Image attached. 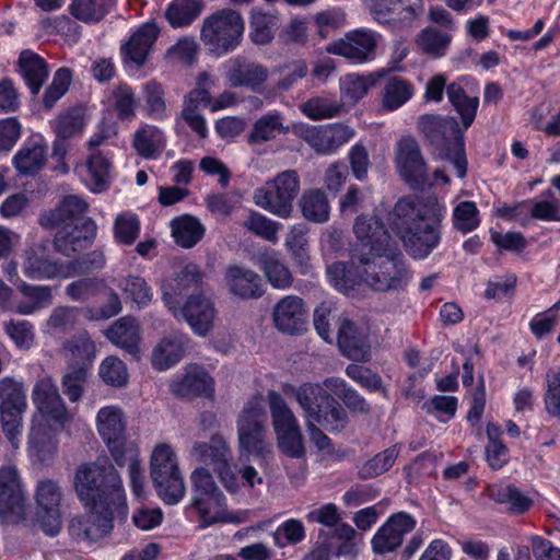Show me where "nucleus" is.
Here are the masks:
<instances>
[{
  "label": "nucleus",
  "mask_w": 560,
  "mask_h": 560,
  "mask_svg": "<svg viewBox=\"0 0 560 560\" xmlns=\"http://www.w3.org/2000/svg\"><path fill=\"white\" fill-rule=\"evenodd\" d=\"M445 214V205L434 197L401 198L390 213L389 223L407 253L424 259L440 244V224Z\"/></svg>",
  "instance_id": "1"
},
{
  "label": "nucleus",
  "mask_w": 560,
  "mask_h": 560,
  "mask_svg": "<svg viewBox=\"0 0 560 560\" xmlns=\"http://www.w3.org/2000/svg\"><path fill=\"white\" fill-rule=\"evenodd\" d=\"M368 259L358 261L359 270L343 262L329 265L326 270L329 282L343 294H349L361 281L376 291L397 290L407 283L408 271L395 245L368 256Z\"/></svg>",
  "instance_id": "2"
},
{
  "label": "nucleus",
  "mask_w": 560,
  "mask_h": 560,
  "mask_svg": "<svg viewBox=\"0 0 560 560\" xmlns=\"http://www.w3.org/2000/svg\"><path fill=\"white\" fill-rule=\"evenodd\" d=\"M32 401L35 412L32 416L28 433V448L40 453L46 445L55 446V436L73 420L59 389L49 375L40 376L33 386Z\"/></svg>",
  "instance_id": "3"
},
{
  "label": "nucleus",
  "mask_w": 560,
  "mask_h": 560,
  "mask_svg": "<svg viewBox=\"0 0 560 560\" xmlns=\"http://www.w3.org/2000/svg\"><path fill=\"white\" fill-rule=\"evenodd\" d=\"M32 401L35 412L32 416L28 433V448L40 453L46 445L55 446V436L73 420L59 389L49 375L40 376L33 386Z\"/></svg>",
  "instance_id": "4"
},
{
  "label": "nucleus",
  "mask_w": 560,
  "mask_h": 560,
  "mask_svg": "<svg viewBox=\"0 0 560 560\" xmlns=\"http://www.w3.org/2000/svg\"><path fill=\"white\" fill-rule=\"evenodd\" d=\"M74 491L85 509L114 506L121 518L128 508L122 480L115 467L107 462L83 463L74 472Z\"/></svg>",
  "instance_id": "5"
},
{
  "label": "nucleus",
  "mask_w": 560,
  "mask_h": 560,
  "mask_svg": "<svg viewBox=\"0 0 560 560\" xmlns=\"http://www.w3.org/2000/svg\"><path fill=\"white\" fill-rule=\"evenodd\" d=\"M86 209L88 205L82 198L68 196L43 219L44 225L58 228L55 246L66 256L85 248L96 234V224L83 217Z\"/></svg>",
  "instance_id": "6"
},
{
  "label": "nucleus",
  "mask_w": 560,
  "mask_h": 560,
  "mask_svg": "<svg viewBox=\"0 0 560 560\" xmlns=\"http://www.w3.org/2000/svg\"><path fill=\"white\" fill-rule=\"evenodd\" d=\"M285 394L295 399L302 409L304 421L317 420L330 433H340L349 422L346 409L320 383H303L285 389Z\"/></svg>",
  "instance_id": "7"
},
{
  "label": "nucleus",
  "mask_w": 560,
  "mask_h": 560,
  "mask_svg": "<svg viewBox=\"0 0 560 560\" xmlns=\"http://www.w3.org/2000/svg\"><path fill=\"white\" fill-rule=\"evenodd\" d=\"M418 129L435 147V159L450 162L456 175L464 178L467 173V159L456 119L422 115L418 120Z\"/></svg>",
  "instance_id": "8"
},
{
  "label": "nucleus",
  "mask_w": 560,
  "mask_h": 560,
  "mask_svg": "<svg viewBox=\"0 0 560 560\" xmlns=\"http://www.w3.org/2000/svg\"><path fill=\"white\" fill-rule=\"evenodd\" d=\"M244 32L242 14L232 9H222L202 21L200 39L210 55L221 58L241 45Z\"/></svg>",
  "instance_id": "9"
},
{
  "label": "nucleus",
  "mask_w": 560,
  "mask_h": 560,
  "mask_svg": "<svg viewBox=\"0 0 560 560\" xmlns=\"http://www.w3.org/2000/svg\"><path fill=\"white\" fill-rule=\"evenodd\" d=\"M150 476L159 497L165 504H177L185 497L184 478L177 454L172 445L160 443L154 446L150 458Z\"/></svg>",
  "instance_id": "10"
},
{
  "label": "nucleus",
  "mask_w": 560,
  "mask_h": 560,
  "mask_svg": "<svg viewBox=\"0 0 560 560\" xmlns=\"http://www.w3.org/2000/svg\"><path fill=\"white\" fill-rule=\"evenodd\" d=\"M237 436L241 453L252 454L262 460L272 456V443L268 434L267 415L262 401H248L237 419Z\"/></svg>",
  "instance_id": "11"
},
{
  "label": "nucleus",
  "mask_w": 560,
  "mask_h": 560,
  "mask_svg": "<svg viewBox=\"0 0 560 560\" xmlns=\"http://www.w3.org/2000/svg\"><path fill=\"white\" fill-rule=\"evenodd\" d=\"M300 176L294 170H287L265 182L253 195L256 206L265 211L289 219L293 212L294 200L300 194Z\"/></svg>",
  "instance_id": "12"
},
{
  "label": "nucleus",
  "mask_w": 560,
  "mask_h": 560,
  "mask_svg": "<svg viewBox=\"0 0 560 560\" xmlns=\"http://www.w3.org/2000/svg\"><path fill=\"white\" fill-rule=\"evenodd\" d=\"M267 401L279 450L292 458L303 457L305 445L296 416L284 398L275 390L268 392Z\"/></svg>",
  "instance_id": "13"
},
{
  "label": "nucleus",
  "mask_w": 560,
  "mask_h": 560,
  "mask_svg": "<svg viewBox=\"0 0 560 560\" xmlns=\"http://www.w3.org/2000/svg\"><path fill=\"white\" fill-rule=\"evenodd\" d=\"M190 455L202 464L213 466L225 490L231 494H237L240 482L231 467L230 447L222 436L214 435L211 438L210 442L195 443Z\"/></svg>",
  "instance_id": "14"
},
{
  "label": "nucleus",
  "mask_w": 560,
  "mask_h": 560,
  "mask_svg": "<svg viewBox=\"0 0 560 560\" xmlns=\"http://www.w3.org/2000/svg\"><path fill=\"white\" fill-rule=\"evenodd\" d=\"M446 82L447 78L443 73L431 77L425 84L423 100L427 103H440L446 89L450 103L459 114L464 127L468 128L476 117L479 98L466 95L460 84L453 82L446 86Z\"/></svg>",
  "instance_id": "15"
},
{
  "label": "nucleus",
  "mask_w": 560,
  "mask_h": 560,
  "mask_svg": "<svg viewBox=\"0 0 560 560\" xmlns=\"http://www.w3.org/2000/svg\"><path fill=\"white\" fill-rule=\"evenodd\" d=\"M126 415L116 405L102 407L95 417L96 430L114 460H121L129 448H137L126 438Z\"/></svg>",
  "instance_id": "16"
},
{
  "label": "nucleus",
  "mask_w": 560,
  "mask_h": 560,
  "mask_svg": "<svg viewBox=\"0 0 560 560\" xmlns=\"http://www.w3.org/2000/svg\"><path fill=\"white\" fill-rule=\"evenodd\" d=\"M357 244L352 249V265L368 261V256L394 246L382 221L375 215L361 214L353 224Z\"/></svg>",
  "instance_id": "17"
},
{
  "label": "nucleus",
  "mask_w": 560,
  "mask_h": 560,
  "mask_svg": "<svg viewBox=\"0 0 560 560\" xmlns=\"http://www.w3.org/2000/svg\"><path fill=\"white\" fill-rule=\"evenodd\" d=\"M34 499L36 502L35 523L47 535L57 536L62 527L60 504L62 491L52 480L37 483Z\"/></svg>",
  "instance_id": "18"
},
{
  "label": "nucleus",
  "mask_w": 560,
  "mask_h": 560,
  "mask_svg": "<svg viewBox=\"0 0 560 560\" xmlns=\"http://www.w3.org/2000/svg\"><path fill=\"white\" fill-rule=\"evenodd\" d=\"M21 269L32 280H51L70 278L78 273L72 265L55 260L46 246L38 244L26 249L22 255Z\"/></svg>",
  "instance_id": "19"
},
{
  "label": "nucleus",
  "mask_w": 560,
  "mask_h": 560,
  "mask_svg": "<svg viewBox=\"0 0 560 560\" xmlns=\"http://www.w3.org/2000/svg\"><path fill=\"white\" fill-rule=\"evenodd\" d=\"M188 510L196 513L202 528L217 523H245L249 520L250 515V512L247 510L230 511L223 492L201 498H191Z\"/></svg>",
  "instance_id": "20"
},
{
  "label": "nucleus",
  "mask_w": 560,
  "mask_h": 560,
  "mask_svg": "<svg viewBox=\"0 0 560 560\" xmlns=\"http://www.w3.org/2000/svg\"><path fill=\"white\" fill-rule=\"evenodd\" d=\"M378 39L380 35L373 31L355 30L326 46V51L361 65L374 59Z\"/></svg>",
  "instance_id": "21"
},
{
  "label": "nucleus",
  "mask_w": 560,
  "mask_h": 560,
  "mask_svg": "<svg viewBox=\"0 0 560 560\" xmlns=\"http://www.w3.org/2000/svg\"><path fill=\"white\" fill-rule=\"evenodd\" d=\"M175 318L185 320L191 330L200 336H207L214 327L217 310L210 296L198 293L190 295L186 303L171 312Z\"/></svg>",
  "instance_id": "22"
},
{
  "label": "nucleus",
  "mask_w": 560,
  "mask_h": 560,
  "mask_svg": "<svg viewBox=\"0 0 560 560\" xmlns=\"http://www.w3.org/2000/svg\"><path fill=\"white\" fill-rule=\"evenodd\" d=\"M25 495L14 466L0 469V516L11 523L24 520Z\"/></svg>",
  "instance_id": "23"
},
{
  "label": "nucleus",
  "mask_w": 560,
  "mask_h": 560,
  "mask_svg": "<svg viewBox=\"0 0 560 560\" xmlns=\"http://www.w3.org/2000/svg\"><path fill=\"white\" fill-rule=\"evenodd\" d=\"M118 516L114 506L88 509L83 516L73 517L69 524V534L77 540L95 541L113 529V517Z\"/></svg>",
  "instance_id": "24"
},
{
  "label": "nucleus",
  "mask_w": 560,
  "mask_h": 560,
  "mask_svg": "<svg viewBox=\"0 0 560 560\" xmlns=\"http://www.w3.org/2000/svg\"><path fill=\"white\" fill-rule=\"evenodd\" d=\"M372 13L377 23L400 30L409 27L422 13L420 0H375Z\"/></svg>",
  "instance_id": "25"
},
{
  "label": "nucleus",
  "mask_w": 560,
  "mask_h": 560,
  "mask_svg": "<svg viewBox=\"0 0 560 560\" xmlns=\"http://www.w3.org/2000/svg\"><path fill=\"white\" fill-rule=\"evenodd\" d=\"M416 520L406 512H398L390 515L387 521L376 530L371 545L375 553L384 555L398 549L405 536L416 527Z\"/></svg>",
  "instance_id": "26"
},
{
  "label": "nucleus",
  "mask_w": 560,
  "mask_h": 560,
  "mask_svg": "<svg viewBox=\"0 0 560 560\" xmlns=\"http://www.w3.org/2000/svg\"><path fill=\"white\" fill-rule=\"evenodd\" d=\"M160 28L154 22H147L139 26L121 45V59L129 70H139L143 67L158 39Z\"/></svg>",
  "instance_id": "27"
},
{
  "label": "nucleus",
  "mask_w": 560,
  "mask_h": 560,
  "mask_svg": "<svg viewBox=\"0 0 560 560\" xmlns=\"http://www.w3.org/2000/svg\"><path fill=\"white\" fill-rule=\"evenodd\" d=\"M395 163L399 175L410 185L422 183L427 174V164L415 138L402 137L396 144Z\"/></svg>",
  "instance_id": "28"
},
{
  "label": "nucleus",
  "mask_w": 560,
  "mask_h": 560,
  "mask_svg": "<svg viewBox=\"0 0 560 560\" xmlns=\"http://www.w3.org/2000/svg\"><path fill=\"white\" fill-rule=\"evenodd\" d=\"M75 173L92 192H102L110 184L112 159L102 151L89 152L85 161L75 166Z\"/></svg>",
  "instance_id": "29"
},
{
  "label": "nucleus",
  "mask_w": 560,
  "mask_h": 560,
  "mask_svg": "<svg viewBox=\"0 0 560 560\" xmlns=\"http://www.w3.org/2000/svg\"><path fill=\"white\" fill-rule=\"evenodd\" d=\"M307 318V307L298 295H287L280 299L272 310L275 327L284 334L295 335L304 329Z\"/></svg>",
  "instance_id": "30"
},
{
  "label": "nucleus",
  "mask_w": 560,
  "mask_h": 560,
  "mask_svg": "<svg viewBox=\"0 0 560 560\" xmlns=\"http://www.w3.org/2000/svg\"><path fill=\"white\" fill-rule=\"evenodd\" d=\"M170 390L177 397H209L214 390V382L202 366L188 364L183 375L172 380Z\"/></svg>",
  "instance_id": "31"
},
{
  "label": "nucleus",
  "mask_w": 560,
  "mask_h": 560,
  "mask_svg": "<svg viewBox=\"0 0 560 560\" xmlns=\"http://www.w3.org/2000/svg\"><path fill=\"white\" fill-rule=\"evenodd\" d=\"M59 355L68 368L90 370L97 355V348L88 331L82 330L62 341Z\"/></svg>",
  "instance_id": "32"
},
{
  "label": "nucleus",
  "mask_w": 560,
  "mask_h": 560,
  "mask_svg": "<svg viewBox=\"0 0 560 560\" xmlns=\"http://www.w3.org/2000/svg\"><path fill=\"white\" fill-rule=\"evenodd\" d=\"M225 77L231 86H247L258 91L268 77L267 69L258 63H247L241 57L226 60L223 63Z\"/></svg>",
  "instance_id": "33"
},
{
  "label": "nucleus",
  "mask_w": 560,
  "mask_h": 560,
  "mask_svg": "<svg viewBox=\"0 0 560 560\" xmlns=\"http://www.w3.org/2000/svg\"><path fill=\"white\" fill-rule=\"evenodd\" d=\"M105 336L113 345L126 351L133 359H140V325L135 318L125 316L117 319L105 331Z\"/></svg>",
  "instance_id": "34"
},
{
  "label": "nucleus",
  "mask_w": 560,
  "mask_h": 560,
  "mask_svg": "<svg viewBox=\"0 0 560 560\" xmlns=\"http://www.w3.org/2000/svg\"><path fill=\"white\" fill-rule=\"evenodd\" d=\"M338 346L349 359L365 361L370 353V340L364 328H358L347 318L340 320L338 329Z\"/></svg>",
  "instance_id": "35"
},
{
  "label": "nucleus",
  "mask_w": 560,
  "mask_h": 560,
  "mask_svg": "<svg viewBox=\"0 0 560 560\" xmlns=\"http://www.w3.org/2000/svg\"><path fill=\"white\" fill-rule=\"evenodd\" d=\"M200 281V269L195 264L186 265L175 277L166 279L161 284L162 300L170 312L179 303L178 298L197 287Z\"/></svg>",
  "instance_id": "36"
},
{
  "label": "nucleus",
  "mask_w": 560,
  "mask_h": 560,
  "mask_svg": "<svg viewBox=\"0 0 560 560\" xmlns=\"http://www.w3.org/2000/svg\"><path fill=\"white\" fill-rule=\"evenodd\" d=\"M225 283L230 293L240 299H257L264 293L259 275L240 266H230L226 269Z\"/></svg>",
  "instance_id": "37"
},
{
  "label": "nucleus",
  "mask_w": 560,
  "mask_h": 560,
  "mask_svg": "<svg viewBox=\"0 0 560 560\" xmlns=\"http://www.w3.org/2000/svg\"><path fill=\"white\" fill-rule=\"evenodd\" d=\"M185 336L171 335L161 338L152 349L151 364L156 371L176 365L185 354Z\"/></svg>",
  "instance_id": "38"
},
{
  "label": "nucleus",
  "mask_w": 560,
  "mask_h": 560,
  "mask_svg": "<svg viewBox=\"0 0 560 560\" xmlns=\"http://www.w3.org/2000/svg\"><path fill=\"white\" fill-rule=\"evenodd\" d=\"M416 88L401 77L388 78L380 94V105L385 112H395L407 104L415 95Z\"/></svg>",
  "instance_id": "39"
},
{
  "label": "nucleus",
  "mask_w": 560,
  "mask_h": 560,
  "mask_svg": "<svg viewBox=\"0 0 560 560\" xmlns=\"http://www.w3.org/2000/svg\"><path fill=\"white\" fill-rule=\"evenodd\" d=\"M166 136L153 125H143L133 133L132 145L136 152L147 160L158 159L166 147Z\"/></svg>",
  "instance_id": "40"
},
{
  "label": "nucleus",
  "mask_w": 560,
  "mask_h": 560,
  "mask_svg": "<svg viewBox=\"0 0 560 560\" xmlns=\"http://www.w3.org/2000/svg\"><path fill=\"white\" fill-rule=\"evenodd\" d=\"M382 73L370 72L366 74L349 73L345 74L339 80L340 96L343 103L354 105L364 96L369 91L374 88L381 79Z\"/></svg>",
  "instance_id": "41"
},
{
  "label": "nucleus",
  "mask_w": 560,
  "mask_h": 560,
  "mask_svg": "<svg viewBox=\"0 0 560 560\" xmlns=\"http://www.w3.org/2000/svg\"><path fill=\"white\" fill-rule=\"evenodd\" d=\"M170 229L174 242L183 248L194 247L202 240L206 232V228L200 220L190 214L172 219Z\"/></svg>",
  "instance_id": "42"
},
{
  "label": "nucleus",
  "mask_w": 560,
  "mask_h": 560,
  "mask_svg": "<svg viewBox=\"0 0 560 560\" xmlns=\"http://www.w3.org/2000/svg\"><path fill=\"white\" fill-rule=\"evenodd\" d=\"M18 65L19 73L24 79L32 94H38L48 77L46 61L32 50H24L19 57Z\"/></svg>",
  "instance_id": "43"
},
{
  "label": "nucleus",
  "mask_w": 560,
  "mask_h": 560,
  "mask_svg": "<svg viewBox=\"0 0 560 560\" xmlns=\"http://www.w3.org/2000/svg\"><path fill=\"white\" fill-rule=\"evenodd\" d=\"M19 290L24 300L16 304L15 311L22 315H31L50 305L52 295L49 287L22 282Z\"/></svg>",
  "instance_id": "44"
},
{
  "label": "nucleus",
  "mask_w": 560,
  "mask_h": 560,
  "mask_svg": "<svg viewBox=\"0 0 560 560\" xmlns=\"http://www.w3.org/2000/svg\"><path fill=\"white\" fill-rule=\"evenodd\" d=\"M288 131L283 125L282 116L277 112L268 113L258 118L248 136V143L255 145L276 139L277 136Z\"/></svg>",
  "instance_id": "45"
},
{
  "label": "nucleus",
  "mask_w": 560,
  "mask_h": 560,
  "mask_svg": "<svg viewBox=\"0 0 560 560\" xmlns=\"http://www.w3.org/2000/svg\"><path fill=\"white\" fill-rule=\"evenodd\" d=\"M46 162V150L43 145L24 144L12 159V164L21 175H34Z\"/></svg>",
  "instance_id": "46"
},
{
  "label": "nucleus",
  "mask_w": 560,
  "mask_h": 560,
  "mask_svg": "<svg viewBox=\"0 0 560 560\" xmlns=\"http://www.w3.org/2000/svg\"><path fill=\"white\" fill-rule=\"evenodd\" d=\"M452 42V35L438 28L428 26L416 37V46L432 58L443 57Z\"/></svg>",
  "instance_id": "47"
},
{
  "label": "nucleus",
  "mask_w": 560,
  "mask_h": 560,
  "mask_svg": "<svg viewBox=\"0 0 560 560\" xmlns=\"http://www.w3.org/2000/svg\"><path fill=\"white\" fill-rule=\"evenodd\" d=\"M117 287L138 308L147 307L153 299V291L149 283L140 276L129 275L119 279Z\"/></svg>",
  "instance_id": "48"
},
{
  "label": "nucleus",
  "mask_w": 560,
  "mask_h": 560,
  "mask_svg": "<svg viewBox=\"0 0 560 560\" xmlns=\"http://www.w3.org/2000/svg\"><path fill=\"white\" fill-rule=\"evenodd\" d=\"M303 217L315 223H324L329 219L330 207L325 194L313 189L305 191L301 198Z\"/></svg>",
  "instance_id": "49"
},
{
  "label": "nucleus",
  "mask_w": 560,
  "mask_h": 560,
  "mask_svg": "<svg viewBox=\"0 0 560 560\" xmlns=\"http://www.w3.org/2000/svg\"><path fill=\"white\" fill-rule=\"evenodd\" d=\"M260 268L270 284L276 289H287L292 283V275L276 253H267L260 257Z\"/></svg>",
  "instance_id": "50"
},
{
  "label": "nucleus",
  "mask_w": 560,
  "mask_h": 560,
  "mask_svg": "<svg viewBox=\"0 0 560 560\" xmlns=\"http://www.w3.org/2000/svg\"><path fill=\"white\" fill-rule=\"evenodd\" d=\"M200 0H173L166 10V19L173 27H184L201 13Z\"/></svg>",
  "instance_id": "51"
},
{
  "label": "nucleus",
  "mask_w": 560,
  "mask_h": 560,
  "mask_svg": "<svg viewBox=\"0 0 560 560\" xmlns=\"http://www.w3.org/2000/svg\"><path fill=\"white\" fill-rule=\"evenodd\" d=\"M27 407L18 409H0V424L11 447L16 451L20 448L23 434V416Z\"/></svg>",
  "instance_id": "52"
},
{
  "label": "nucleus",
  "mask_w": 560,
  "mask_h": 560,
  "mask_svg": "<svg viewBox=\"0 0 560 560\" xmlns=\"http://www.w3.org/2000/svg\"><path fill=\"white\" fill-rule=\"evenodd\" d=\"M278 16L275 14L253 11L249 23V37L258 45L271 42L278 28Z\"/></svg>",
  "instance_id": "53"
},
{
  "label": "nucleus",
  "mask_w": 560,
  "mask_h": 560,
  "mask_svg": "<svg viewBox=\"0 0 560 560\" xmlns=\"http://www.w3.org/2000/svg\"><path fill=\"white\" fill-rule=\"evenodd\" d=\"M300 108L308 118L320 120L337 116L342 109V104L329 96H315L301 104Z\"/></svg>",
  "instance_id": "54"
},
{
  "label": "nucleus",
  "mask_w": 560,
  "mask_h": 560,
  "mask_svg": "<svg viewBox=\"0 0 560 560\" xmlns=\"http://www.w3.org/2000/svg\"><path fill=\"white\" fill-rule=\"evenodd\" d=\"M101 380L108 386L121 388L129 382L128 369L124 361L115 355L106 357L98 366Z\"/></svg>",
  "instance_id": "55"
},
{
  "label": "nucleus",
  "mask_w": 560,
  "mask_h": 560,
  "mask_svg": "<svg viewBox=\"0 0 560 560\" xmlns=\"http://www.w3.org/2000/svg\"><path fill=\"white\" fill-rule=\"evenodd\" d=\"M527 211L536 220L558 221L560 200L551 190H547L539 197L527 200Z\"/></svg>",
  "instance_id": "56"
},
{
  "label": "nucleus",
  "mask_w": 560,
  "mask_h": 560,
  "mask_svg": "<svg viewBox=\"0 0 560 560\" xmlns=\"http://www.w3.org/2000/svg\"><path fill=\"white\" fill-rule=\"evenodd\" d=\"M142 100L147 116L152 119L166 117V103L163 86L156 81H149L142 85Z\"/></svg>",
  "instance_id": "57"
},
{
  "label": "nucleus",
  "mask_w": 560,
  "mask_h": 560,
  "mask_svg": "<svg viewBox=\"0 0 560 560\" xmlns=\"http://www.w3.org/2000/svg\"><path fill=\"white\" fill-rule=\"evenodd\" d=\"M488 493L499 503H505L514 513H523L529 509L532 501L512 486H490Z\"/></svg>",
  "instance_id": "58"
},
{
  "label": "nucleus",
  "mask_w": 560,
  "mask_h": 560,
  "mask_svg": "<svg viewBox=\"0 0 560 560\" xmlns=\"http://www.w3.org/2000/svg\"><path fill=\"white\" fill-rule=\"evenodd\" d=\"M140 220L138 215L130 211H125L116 215L114 221V238L117 243L131 245L139 236Z\"/></svg>",
  "instance_id": "59"
},
{
  "label": "nucleus",
  "mask_w": 560,
  "mask_h": 560,
  "mask_svg": "<svg viewBox=\"0 0 560 560\" xmlns=\"http://www.w3.org/2000/svg\"><path fill=\"white\" fill-rule=\"evenodd\" d=\"M27 407L26 392L22 382L11 377L0 380V409Z\"/></svg>",
  "instance_id": "60"
},
{
  "label": "nucleus",
  "mask_w": 560,
  "mask_h": 560,
  "mask_svg": "<svg viewBox=\"0 0 560 560\" xmlns=\"http://www.w3.org/2000/svg\"><path fill=\"white\" fill-rule=\"evenodd\" d=\"M399 450L396 445L376 454L373 458L363 464L360 476L364 479L375 478L386 472L395 463Z\"/></svg>",
  "instance_id": "61"
},
{
  "label": "nucleus",
  "mask_w": 560,
  "mask_h": 560,
  "mask_svg": "<svg viewBox=\"0 0 560 560\" xmlns=\"http://www.w3.org/2000/svg\"><path fill=\"white\" fill-rule=\"evenodd\" d=\"M244 225L254 234L271 243H277L278 233L282 228L281 223L258 212L252 213L244 222Z\"/></svg>",
  "instance_id": "62"
},
{
  "label": "nucleus",
  "mask_w": 560,
  "mask_h": 560,
  "mask_svg": "<svg viewBox=\"0 0 560 560\" xmlns=\"http://www.w3.org/2000/svg\"><path fill=\"white\" fill-rule=\"evenodd\" d=\"M198 49L194 37H182L166 50L165 58L173 63L190 66L196 60Z\"/></svg>",
  "instance_id": "63"
},
{
  "label": "nucleus",
  "mask_w": 560,
  "mask_h": 560,
  "mask_svg": "<svg viewBox=\"0 0 560 560\" xmlns=\"http://www.w3.org/2000/svg\"><path fill=\"white\" fill-rule=\"evenodd\" d=\"M546 387V410L553 417H560V366L547 371Z\"/></svg>",
  "instance_id": "64"
}]
</instances>
